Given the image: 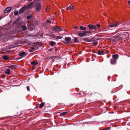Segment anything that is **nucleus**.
<instances>
[{
    "instance_id": "obj_1",
    "label": "nucleus",
    "mask_w": 130,
    "mask_h": 130,
    "mask_svg": "<svg viewBox=\"0 0 130 130\" xmlns=\"http://www.w3.org/2000/svg\"><path fill=\"white\" fill-rule=\"evenodd\" d=\"M64 30V28L62 27H59L58 26L54 27L53 28V31H59Z\"/></svg>"
},
{
    "instance_id": "obj_2",
    "label": "nucleus",
    "mask_w": 130,
    "mask_h": 130,
    "mask_svg": "<svg viewBox=\"0 0 130 130\" xmlns=\"http://www.w3.org/2000/svg\"><path fill=\"white\" fill-rule=\"evenodd\" d=\"M121 24L119 23H118L117 22L115 23H112L110 24H109L108 26L109 27H115L117 26L118 25L120 26H121Z\"/></svg>"
},
{
    "instance_id": "obj_3",
    "label": "nucleus",
    "mask_w": 130,
    "mask_h": 130,
    "mask_svg": "<svg viewBox=\"0 0 130 130\" xmlns=\"http://www.w3.org/2000/svg\"><path fill=\"white\" fill-rule=\"evenodd\" d=\"M41 5L40 3H38L36 5L35 10L37 12L39 11L41 9Z\"/></svg>"
},
{
    "instance_id": "obj_4",
    "label": "nucleus",
    "mask_w": 130,
    "mask_h": 130,
    "mask_svg": "<svg viewBox=\"0 0 130 130\" xmlns=\"http://www.w3.org/2000/svg\"><path fill=\"white\" fill-rule=\"evenodd\" d=\"M12 28H13V30H15V31H14L13 33V34H15L16 32V20H15L13 23L12 24Z\"/></svg>"
},
{
    "instance_id": "obj_5",
    "label": "nucleus",
    "mask_w": 130,
    "mask_h": 130,
    "mask_svg": "<svg viewBox=\"0 0 130 130\" xmlns=\"http://www.w3.org/2000/svg\"><path fill=\"white\" fill-rule=\"evenodd\" d=\"M19 40L17 39V40H18L17 41V47L21 46L22 45L21 44H23V41L22 40H19Z\"/></svg>"
},
{
    "instance_id": "obj_6",
    "label": "nucleus",
    "mask_w": 130,
    "mask_h": 130,
    "mask_svg": "<svg viewBox=\"0 0 130 130\" xmlns=\"http://www.w3.org/2000/svg\"><path fill=\"white\" fill-rule=\"evenodd\" d=\"M12 7H7L4 10V12L5 13H7L10 11L11 10Z\"/></svg>"
},
{
    "instance_id": "obj_7",
    "label": "nucleus",
    "mask_w": 130,
    "mask_h": 130,
    "mask_svg": "<svg viewBox=\"0 0 130 130\" xmlns=\"http://www.w3.org/2000/svg\"><path fill=\"white\" fill-rule=\"evenodd\" d=\"M33 4L32 3H31L27 6H24V7L26 9H29L32 7Z\"/></svg>"
},
{
    "instance_id": "obj_8",
    "label": "nucleus",
    "mask_w": 130,
    "mask_h": 130,
    "mask_svg": "<svg viewBox=\"0 0 130 130\" xmlns=\"http://www.w3.org/2000/svg\"><path fill=\"white\" fill-rule=\"evenodd\" d=\"M88 27L90 29H93L94 30L95 29V26L93 25L89 24L88 25Z\"/></svg>"
},
{
    "instance_id": "obj_9",
    "label": "nucleus",
    "mask_w": 130,
    "mask_h": 130,
    "mask_svg": "<svg viewBox=\"0 0 130 130\" xmlns=\"http://www.w3.org/2000/svg\"><path fill=\"white\" fill-rule=\"evenodd\" d=\"M26 9L24 7V6L21 9L19 10V13H21L23 12Z\"/></svg>"
},
{
    "instance_id": "obj_10",
    "label": "nucleus",
    "mask_w": 130,
    "mask_h": 130,
    "mask_svg": "<svg viewBox=\"0 0 130 130\" xmlns=\"http://www.w3.org/2000/svg\"><path fill=\"white\" fill-rule=\"evenodd\" d=\"M111 63L112 64H116V59H111L110 60Z\"/></svg>"
},
{
    "instance_id": "obj_11",
    "label": "nucleus",
    "mask_w": 130,
    "mask_h": 130,
    "mask_svg": "<svg viewBox=\"0 0 130 130\" xmlns=\"http://www.w3.org/2000/svg\"><path fill=\"white\" fill-rule=\"evenodd\" d=\"M65 41L67 42H69L71 40V38L70 37H66L65 39Z\"/></svg>"
},
{
    "instance_id": "obj_12",
    "label": "nucleus",
    "mask_w": 130,
    "mask_h": 130,
    "mask_svg": "<svg viewBox=\"0 0 130 130\" xmlns=\"http://www.w3.org/2000/svg\"><path fill=\"white\" fill-rule=\"evenodd\" d=\"M86 35V33H79L78 35L79 36L83 37V36H85Z\"/></svg>"
},
{
    "instance_id": "obj_13",
    "label": "nucleus",
    "mask_w": 130,
    "mask_h": 130,
    "mask_svg": "<svg viewBox=\"0 0 130 130\" xmlns=\"http://www.w3.org/2000/svg\"><path fill=\"white\" fill-rule=\"evenodd\" d=\"M112 57L114 59H116V60L118 57V54H115L112 56Z\"/></svg>"
},
{
    "instance_id": "obj_14",
    "label": "nucleus",
    "mask_w": 130,
    "mask_h": 130,
    "mask_svg": "<svg viewBox=\"0 0 130 130\" xmlns=\"http://www.w3.org/2000/svg\"><path fill=\"white\" fill-rule=\"evenodd\" d=\"M5 73L7 74H9L10 73V70L9 69H7L5 71Z\"/></svg>"
},
{
    "instance_id": "obj_15",
    "label": "nucleus",
    "mask_w": 130,
    "mask_h": 130,
    "mask_svg": "<svg viewBox=\"0 0 130 130\" xmlns=\"http://www.w3.org/2000/svg\"><path fill=\"white\" fill-rule=\"evenodd\" d=\"M21 28L23 31H25L27 29V28L25 25H23L21 26Z\"/></svg>"
},
{
    "instance_id": "obj_16",
    "label": "nucleus",
    "mask_w": 130,
    "mask_h": 130,
    "mask_svg": "<svg viewBox=\"0 0 130 130\" xmlns=\"http://www.w3.org/2000/svg\"><path fill=\"white\" fill-rule=\"evenodd\" d=\"M3 59L5 60H8L9 59V58L7 55L3 56Z\"/></svg>"
},
{
    "instance_id": "obj_17",
    "label": "nucleus",
    "mask_w": 130,
    "mask_h": 130,
    "mask_svg": "<svg viewBox=\"0 0 130 130\" xmlns=\"http://www.w3.org/2000/svg\"><path fill=\"white\" fill-rule=\"evenodd\" d=\"M98 54L99 55H103L104 54L103 51L102 50H99L98 52Z\"/></svg>"
},
{
    "instance_id": "obj_18",
    "label": "nucleus",
    "mask_w": 130,
    "mask_h": 130,
    "mask_svg": "<svg viewBox=\"0 0 130 130\" xmlns=\"http://www.w3.org/2000/svg\"><path fill=\"white\" fill-rule=\"evenodd\" d=\"M26 54V53L25 52H23L20 54V55L22 57H24L25 56Z\"/></svg>"
},
{
    "instance_id": "obj_19",
    "label": "nucleus",
    "mask_w": 130,
    "mask_h": 130,
    "mask_svg": "<svg viewBox=\"0 0 130 130\" xmlns=\"http://www.w3.org/2000/svg\"><path fill=\"white\" fill-rule=\"evenodd\" d=\"M38 63V62H36L35 61H33L31 63V64L34 66H36Z\"/></svg>"
},
{
    "instance_id": "obj_20",
    "label": "nucleus",
    "mask_w": 130,
    "mask_h": 130,
    "mask_svg": "<svg viewBox=\"0 0 130 130\" xmlns=\"http://www.w3.org/2000/svg\"><path fill=\"white\" fill-rule=\"evenodd\" d=\"M80 29L82 30H85L86 29V28L85 27H83L82 26H81L79 27Z\"/></svg>"
},
{
    "instance_id": "obj_21",
    "label": "nucleus",
    "mask_w": 130,
    "mask_h": 130,
    "mask_svg": "<svg viewBox=\"0 0 130 130\" xmlns=\"http://www.w3.org/2000/svg\"><path fill=\"white\" fill-rule=\"evenodd\" d=\"M73 6H69L66 8L67 10H68L69 9H70L71 10L73 8Z\"/></svg>"
},
{
    "instance_id": "obj_22",
    "label": "nucleus",
    "mask_w": 130,
    "mask_h": 130,
    "mask_svg": "<svg viewBox=\"0 0 130 130\" xmlns=\"http://www.w3.org/2000/svg\"><path fill=\"white\" fill-rule=\"evenodd\" d=\"M11 68L12 69L15 70L16 68V65H14L11 66Z\"/></svg>"
},
{
    "instance_id": "obj_23",
    "label": "nucleus",
    "mask_w": 130,
    "mask_h": 130,
    "mask_svg": "<svg viewBox=\"0 0 130 130\" xmlns=\"http://www.w3.org/2000/svg\"><path fill=\"white\" fill-rule=\"evenodd\" d=\"M63 38V37L62 36H56V39H61L62 38Z\"/></svg>"
},
{
    "instance_id": "obj_24",
    "label": "nucleus",
    "mask_w": 130,
    "mask_h": 130,
    "mask_svg": "<svg viewBox=\"0 0 130 130\" xmlns=\"http://www.w3.org/2000/svg\"><path fill=\"white\" fill-rule=\"evenodd\" d=\"M79 41V40L77 38L75 37L74 38V41L75 43H77Z\"/></svg>"
},
{
    "instance_id": "obj_25",
    "label": "nucleus",
    "mask_w": 130,
    "mask_h": 130,
    "mask_svg": "<svg viewBox=\"0 0 130 130\" xmlns=\"http://www.w3.org/2000/svg\"><path fill=\"white\" fill-rule=\"evenodd\" d=\"M35 49L34 47H32L29 50V51L30 52H32Z\"/></svg>"
},
{
    "instance_id": "obj_26",
    "label": "nucleus",
    "mask_w": 130,
    "mask_h": 130,
    "mask_svg": "<svg viewBox=\"0 0 130 130\" xmlns=\"http://www.w3.org/2000/svg\"><path fill=\"white\" fill-rule=\"evenodd\" d=\"M67 113V112H62L60 114V116H64Z\"/></svg>"
},
{
    "instance_id": "obj_27",
    "label": "nucleus",
    "mask_w": 130,
    "mask_h": 130,
    "mask_svg": "<svg viewBox=\"0 0 130 130\" xmlns=\"http://www.w3.org/2000/svg\"><path fill=\"white\" fill-rule=\"evenodd\" d=\"M50 45L51 46H53L56 43L55 42L52 41L50 42Z\"/></svg>"
},
{
    "instance_id": "obj_28",
    "label": "nucleus",
    "mask_w": 130,
    "mask_h": 130,
    "mask_svg": "<svg viewBox=\"0 0 130 130\" xmlns=\"http://www.w3.org/2000/svg\"><path fill=\"white\" fill-rule=\"evenodd\" d=\"M101 29V28H99L98 27H96L95 26V29H94V30L96 31H100Z\"/></svg>"
},
{
    "instance_id": "obj_29",
    "label": "nucleus",
    "mask_w": 130,
    "mask_h": 130,
    "mask_svg": "<svg viewBox=\"0 0 130 130\" xmlns=\"http://www.w3.org/2000/svg\"><path fill=\"white\" fill-rule=\"evenodd\" d=\"M45 104V103H44V102L41 103L40 105V108H41L42 107H43Z\"/></svg>"
},
{
    "instance_id": "obj_30",
    "label": "nucleus",
    "mask_w": 130,
    "mask_h": 130,
    "mask_svg": "<svg viewBox=\"0 0 130 130\" xmlns=\"http://www.w3.org/2000/svg\"><path fill=\"white\" fill-rule=\"evenodd\" d=\"M32 17L31 14H30L29 15H28L27 17V18L28 20L30 19Z\"/></svg>"
},
{
    "instance_id": "obj_31",
    "label": "nucleus",
    "mask_w": 130,
    "mask_h": 130,
    "mask_svg": "<svg viewBox=\"0 0 130 130\" xmlns=\"http://www.w3.org/2000/svg\"><path fill=\"white\" fill-rule=\"evenodd\" d=\"M52 38L54 39H56V36H55V35L53 34L51 36Z\"/></svg>"
},
{
    "instance_id": "obj_32",
    "label": "nucleus",
    "mask_w": 130,
    "mask_h": 130,
    "mask_svg": "<svg viewBox=\"0 0 130 130\" xmlns=\"http://www.w3.org/2000/svg\"><path fill=\"white\" fill-rule=\"evenodd\" d=\"M98 42L96 41H95L93 42V45L94 46H96L98 44Z\"/></svg>"
},
{
    "instance_id": "obj_33",
    "label": "nucleus",
    "mask_w": 130,
    "mask_h": 130,
    "mask_svg": "<svg viewBox=\"0 0 130 130\" xmlns=\"http://www.w3.org/2000/svg\"><path fill=\"white\" fill-rule=\"evenodd\" d=\"M34 23L35 24V25H38V21H36L34 22Z\"/></svg>"
},
{
    "instance_id": "obj_34",
    "label": "nucleus",
    "mask_w": 130,
    "mask_h": 130,
    "mask_svg": "<svg viewBox=\"0 0 130 130\" xmlns=\"http://www.w3.org/2000/svg\"><path fill=\"white\" fill-rule=\"evenodd\" d=\"M14 15H16V10H15V8H14Z\"/></svg>"
},
{
    "instance_id": "obj_35",
    "label": "nucleus",
    "mask_w": 130,
    "mask_h": 130,
    "mask_svg": "<svg viewBox=\"0 0 130 130\" xmlns=\"http://www.w3.org/2000/svg\"><path fill=\"white\" fill-rule=\"evenodd\" d=\"M27 89L28 91H29L30 89L29 87V86H27Z\"/></svg>"
},
{
    "instance_id": "obj_36",
    "label": "nucleus",
    "mask_w": 130,
    "mask_h": 130,
    "mask_svg": "<svg viewBox=\"0 0 130 130\" xmlns=\"http://www.w3.org/2000/svg\"><path fill=\"white\" fill-rule=\"evenodd\" d=\"M91 31H84V32L85 33H90L91 32Z\"/></svg>"
},
{
    "instance_id": "obj_37",
    "label": "nucleus",
    "mask_w": 130,
    "mask_h": 130,
    "mask_svg": "<svg viewBox=\"0 0 130 130\" xmlns=\"http://www.w3.org/2000/svg\"><path fill=\"white\" fill-rule=\"evenodd\" d=\"M46 22L47 23H51V21L50 20H47L46 21Z\"/></svg>"
},
{
    "instance_id": "obj_38",
    "label": "nucleus",
    "mask_w": 130,
    "mask_h": 130,
    "mask_svg": "<svg viewBox=\"0 0 130 130\" xmlns=\"http://www.w3.org/2000/svg\"><path fill=\"white\" fill-rule=\"evenodd\" d=\"M110 128V127H108L106 129H104L103 130H108V129H109Z\"/></svg>"
},
{
    "instance_id": "obj_39",
    "label": "nucleus",
    "mask_w": 130,
    "mask_h": 130,
    "mask_svg": "<svg viewBox=\"0 0 130 130\" xmlns=\"http://www.w3.org/2000/svg\"><path fill=\"white\" fill-rule=\"evenodd\" d=\"M96 27H98L99 28H101L99 24H97V26Z\"/></svg>"
},
{
    "instance_id": "obj_40",
    "label": "nucleus",
    "mask_w": 130,
    "mask_h": 130,
    "mask_svg": "<svg viewBox=\"0 0 130 130\" xmlns=\"http://www.w3.org/2000/svg\"><path fill=\"white\" fill-rule=\"evenodd\" d=\"M49 8H48V7H47L46 9V11H48V9H49Z\"/></svg>"
},
{
    "instance_id": "obj_41",
    "label": "nucleus",
    "mask_w": 130,
    "mask_h": 130,
    "mask_svg": "<svg viewBox=\"0 0 130 130\" xmlns=\"http://www.w3.org/2000/svg\"><path fill=\"white\" fill-rule=\"evenodd\" d=\"M75 29H77L78 28V27L77 26H75Z\"/></svg>"
},
{
    "instance_id": "obj_42",
    "label": "nucleus",
    "mask_w": 130,
    "mask_h": 130,
    "mask_svg": "<svg viewBox=\"0 0 130 130\" xmlns=\"http://www.w3.org/2000/svg\"><path fill=\"white\" fill-rule=\"evenodd\" d=\"M22 58V57H20V58H17V60H18L19 59H20V58Z\"/></svg>"
},
{
    "instance_id": "obj_43",
    "label": "nucleus",
    "mask_w": 130,
    "mask_h": 130,
    "mask_svg": "<svg viewBox=\"0 0 130 130\" xmlns=\"http://www.w3.org/2000/svg\"><path fill=\"white\" fill-rule=\"evenodd\" d=\"M128 3L130 5V0L129 1H128Z\"/></svg>"
},
{
    "instance_id": "obj_44",
    "label": "nucleus",
    "mask_w": 130,
    "mask_h": 130,
    "mask_svg": "<svg viewBox=\"0 0 130 130\" xmlns=\"http://www.w3.org/2000/svg\"><path fill=\"white\" fill-rule=\"evenodd\" d=\"M17 14H18V11H17Z\"/></svg>"
},
{
    "instance_id": "obj_45",
    "label": "nucleus",
    "mask_w": 130,
    "mask_h": 130,
    "mask_svg": "<svg viewBox=\"0 0 130 130\" xmlns=\"http://www.w3.org/2000/svg\"><path fill=\"white\" fill-rule=\"evenodd\" d=\"M5 77V76H4L3 77V78H4Z\"/></svg>"
},
{
    "instance_id": "obj_46",
    "label": "nucleus",
    "mask_w": 130,
    "mask_h": 130,
    "mask_svg": "<svg viewBox=\"0 0 130 130\" xmlns=\"http://www.w3.org/2000/svg\"><path fill=\"white\" fill-rule=\"evenodd\" d=\"M28 0L29 1H31L32 0Z\"/></svg>"
},
{
    "instance_id": "obj_47",
    "label": "nucleus",
    "mask_w": 130,
    "mask_h": 130,
    "mask_svg": "<svg viewBox=\"0 0 130 130\" xmlns=\"http://www.w3.org/2000/svg\"><path fill=\"white\" fill-rule=\"evenodd\" d=\"M64 43H65V44L67 43H67V42H64Z\"/></svg>"
},
{
    "instance_id": "obj_48",
    "label": "nucleus",
    "mask_w": 130,
    "mask_h": 130,
    "mask_svg": "<svg viewBox=\"0 0 130 130\" xmlns=\"http://www.w3.org/2000/svg\"><path fill=\"white\" fill-rule=\"evenodd\" d=\"M82 92H81V93H82Z\"/></svg>"
}]
</instances>
